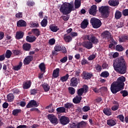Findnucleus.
<instances>
[{
  "label": "nucleus",
  "mask_w": 128,
  "mask_h": 128,
  "mask_svg": "<svg viewBox=\"0 0 128 128\" xmlns=\"http://www.w3.org/2000/svg\"><path fill=\"white\" fill-rule=\"evenodd\" d=\"M81 98H80L79 96L78 95L73 98L74 104H80Z\"/></svg>",
  "instance_id": "nucleus-37"
},
{
  "label": "nucleus",
  "mask_w": 128,
  "mask_h": 128,
  "mask_svg": "<svg viewBox=\"0 0 128 128\" xmlns=\"http://www.w3.org/2000/svg\"><path fill=\"white\" fill-rule=\"evenodd\" d=\"M120 94H122L123 97H127L128 96V92L126 90H120Z\"/></svg>",
  "instance_id": "nucleus-47"
},
{
  "label": "nucleus",
  "mask_w": 128,
  "mask_h": 128,
  "mask_svg": "<svg viewBox=\"0 0 128 128\" xmlns=\"http://www.w3.org/2000/svg\"><path fill=\"white\" fill-rule=\"evenodd\" d=\"M23 50H30L32 46L30 43H24L22 45Z\"/></svg>",
  "instance_id": "nucleus-25"
},
{
  "label": "nucleus",
  "mask_w": 128,
  "mask_h": 128,
  "mask_svg": "<svg viewBox=\"0 0 128 128\" xmlns=\"http://www.w3.org/2000/svg\"><path fill=\"white\" fill-rule=\"evenodd\" d=\"M96 54H90V56L88 57V60L89 61H92V60H94L96 58Z\"/></svg>",
  "instance_id": "nucleus-48"
},
{
  "label": "nucleus",
  "mask_w": 128,
  "mask_h": 128,
  "mask_svg": "<svg viewBox=\"0 0 128 128\" xmlns=\"http://www.w3.org/2000/svg\"><path fill=\"white\" fill-rule=\"evenodd\" d=\"M74 106L73 103H70V102H67L64 104L65 108H72Z\"/></svg>",
  "instance_id": "nucleus-41"
},
{
  "label": "nucleus",
  "mask_w": 128,
  "mask_h": 128,
  "mask_svg": "<svg viewBox=\"0 0 128 128\" xmlns=\"http://www.w3.org/2000/svg\"><path fill=\"white\" fill-rule=\"evenodd\" d=\"M61 50L62 51V52H66V48H64L62 45L56 44V45L54 46V50H52V54H53V56H56L58 54L57 52H61Z\"/></svg>",
  "instance_id": "nucleus-5"
},
{
  "label": "nucleus",
  "mask_w": 128,
  "mask_h": 128,
  "mask_svg": "<svg viewBox=\"0 0 128 128\" xmlns=\"http://www.w3.org/2000/svg\"><path fill=\"white\" fill-rule=\"evenodd\" d=\"M110 35V33L108 30H105L104 32H102V38L104 39H109Z\"/></svg>",
  "instance_id": "nucleus-22"
},
{
  "label": "nucleus",
  "mask_w": 128,
  "mask_h": 128,
  "mask_svg": "<svg viewBox=\"0 0 128 128\" xmlns=\"http://www.w3.org/2000/svg\"><path fill=\"white\" fill-rule=\"evenodd\" d=\"M50 30H52V32H58V30H60L58 26L54 24L50 25Z\"/></svg>",
  "instance_id": "nucleus-28"
},
{
  "label": "nucleus",
  "mask_w": 128,
  "mask_h": 128,
  "mask_svg": "<svg viewBox=\"0 0 128 128\" xmlns=\"http://www.w3.org/2000/svg\"><path fill=\"white\" fill-rule=\"evenodd\" d=\"M27 23L24 20H20L17 22L18 28H26Z\"/></svg>",
  "instance_id": "nucleus-14"
},
{
  "label": "nucleus",
  "mask_w": 128,
  "mask_h": 128,
  "mask_svg": "<svg viewBox=\"0 0 128 128\" xmlns=\"http://www.w3.org/2000/svg\"><path fill=\"white\" fill-rule=\"evenodd\" d=\"M80 80L78 78H76V77H73L71 78L70 80V86H73L74 88V87L78 86V84L80 83Z\"/></svg>",
  "instance_id": "nucleus-10"
},
{
  "label": "nucleus",
  "mask_w": 128,
  "mask_h": 128,
  "mask_svg": "<svg viewBox=\"0 0 128 128\" xmlns=\"http://www.w3.org/2000/svg\"><path fill=\"white\" fill-rule=\"evenodd\" d=\"M72 10H74V4L65 2L61 5L60 12H62L63 14H70Z\"/></svg>",
  "instance_id": "nucleus-3"
},
{
  "label": "nucleus",
  "mask_w": 128,
  "mask_h": 128,
  "mask_svg": "<svg viewBox=\"0 0 128 128\" xmlns=\"http://www.w3.org/2000/svg\"><path fill=\"white\" fill-rule=\"evenodd\" d=\"M90 22L94 28H100V26L102 25V21L97 18H91Z\"/></svg>",
  "instance_id": "nucleus-4"
},
{
  "label": "nucleus",
  "mask_w": 128,
  "mask_h": 128,
  "mask_svg": "<svg viewBox=\"0 0 128 128\" xmlns=\"http://www.w3.org/2000/svg\"><path fill=\"white\" fill-rule=\"evenodd\" d=\"M70 77V76L68 74H66V75L65 76H62V77H60V80L62 81V82H65L66 81H67Z\"/></svg>",
  "instance_id": "nucleus-42"
},
{
  "label": "nucleus",
  "mask_w": 128,
  "mask_h": 128,
  "mask_svg": "<svg viewBox=\"0 0 128 128\" xmlns=\"http://www.w3.org/2000/svg\"><path fill=\"white\" fill-rule=\"evenodd\" d=\"M124 25V23L123 22H118V24H116V28H123Z\"/></svg>",
  "instance_id": "nucleus-55"
},
{
  "label": "nucleus",
  "mask_w": 128,
  "mask_h": 128,
  "mask_svg": "<svg viewBox=\"0 0 128 128\" xmlns=\"http://www.w3.org/2000/svg\"><path fill=\"white\" fill-rule=\"evenodd\" d=\"M60 75V68H56L53 70L52 77L54 78H58Z\"/></svg>",
  "instance_id": "nucleus-26"
},
{
  "label": "nucleus",
  "mask_w": 128,
  "mask_h": 128,
  "mask_svg": "<svg viewBox=\"0 0 128 128\" xmlns=\"http://www.w3.org/2000/svg\"><path fill=\"white\" fill-rule=\"evenodd\" d=\"M56 111L58 114H60L61 112H66V108L64 106H60V108H57Z\"/></svg>",
  "instance_id": "nucleus-34"
},
{
  "label": "nucleus",
  "mask_w": 128,
  "mask_h": 128,
  "mask_svg": "<svg viewBox=\"0 0 128 128\" xmlns=\"http://www.w3.org/2000/svg\"><path fill=\"white\" fill-rule=\"evenodd\" d=\"M64 40L66 42H67L68 43L71 42L72 40V36L70 34H68V33L65 34L64 36Z\"/></svg>",
  "instance_id": "nucleus-19"
},
{
  "label": "nucleus",
  "mask_w": 128,
  "mask_h": 128,
  "mask_svg": "<svg viewBox=\"0 0 128 128\" xmlns=\"http://www.w3.org/2000/svg\"><path fill=\"white\" fill-rule=\"evenodd\" d=\"M69 93L70 94V95H74L76 92V88H74V86H70L68 88Z\"/></svg>",
  "instance_id": "nucleus-40"
},
{
  "label": "nucleus",
  "mask_w": 128,
  "mask_h": 128,
  "mask_svg": "<svg viewBox=\"0 0 128 128\" xmlns=\"http://www.w3.org/2000/svg\"><path fill=\"white\" fill-rule=\"evenodd\" d=\"M39 104H38L36 100H30L26 105L27 108H32V106H38Z\"/></svg>",
  "instance_id": "nucleus-16"
},
{
  "label": "nucleus",
  "mask_w": 128,
  "mask_h": 128,
  "mask_svg": "<svg viewBox=\"0 0 128 128\" xmlns=\"http://www.w3.org/2000/svg\"><path fill=\"white\" fill-rule=\"evenodd\" d=\"M90 110V108L88 106H85L82 108V110L84 112H88V110Z\"/></svg>",
  "instance_id": "nucleus-53"
},
{
  "label": "nucleus",
  "mask_w": 128,
  "mask_h": 128,
  "mask_svg": "<svg viewBox=\"0 0 128 128\" xmlns=\"http://www.w3.org/2000/svg\"><path fill=\"white\" fill-rule=\"evenodd\" d=\"M22 62L20 61L18 65H16V66H14V70H20L22 66Z\"/></svg>",
  "instance_id": "nucleus-44"
},
{
  "label": "nucleus",
  "mask_w": 128,
  "mask_h": 128,
  "mask_svg": "<svg viewBox=\"0 0 128 128\" xmlns=\"http://www.w3.org/2000/svg\"><path fill=\"white\" fill-rule=\"evenodd\" d=\"M26 4L28 6H34L35 5V2L33 1H28Z\"/></svg>",
  "instance_id": "nucleus-59"
},
{
  "label": "nucleus",
  "mask_w": 128,
  "mask_h": 128,
  "mask_svg": "<svg viewBox=\"0 0 128 128\" xmlns=\"http://www.w3.org/2000/svg\"><path fill=\"white\" fill-rule=\"evenodd\" d=\"M124 50V46L121 44H118L116 46V50L118 52H122Z\"/></svg>",
  "instance_id": "nucleus-38"
},
{
  "label": "nucleus",
  "mask_w": 128,
  "mask_h": 128,
  "mask_svg": "<svg viewBox=\"0 0 128 128\" xmlns=\"http://www.w3.org/2000/svg\"><path fill=\"white\" fill-rule=\"evenodd\" d=\"M113 66L114 70L118 74H123L126 72L127 66L123 56L114 60Z\"/></svg>",
  "instance_id": "nucleus-1"
},
{
  "label": "nucleus",
  "mask_w": 128,
  "mask_h": 128,
  "mask_svg": "<svg viewBox=\"0 0 128 128\" xmlns=\"http://www.w3.org/2000/svg\"><path fill=\"white\" fill-rule=\"evenodd\" d=\"M12 54V52L11 50H7L6 52L5 53L6 58H10Z\"/></svg>",
  "instance_id": "nucleus-43"
},
{
  "label": "nucleus",
  "mask_w": 128,
  "mask_h": 128,
  "mask_svg": "<svg viewBox=\"0 0 128 128\" xmlns=\"http://www.w3.org/2000/svg\"><path fill=\"white\" fill-rule=\"evenodd\" d=\"M122 14L125 16H128V9L123 10L122 11Z\"/></svg>",
  "instance_id": "nucleus-58"
},
{
  "label": "nucleus",
  "mask_w": 128,
  "mask_h": 128,
  "mask_svg": "<svg viewBox=\"0 0 128 128\" xmlns=\"http://www.w3.org/2000/svg\"><path fill=\"white\" fill-rule=\"evenodd\" d=\"M21 112V110H18V108L16 110H12V115L16 116V114H18V112Z\"/></svg>",
  "instance_id": "nucleus-51"
},
{
  "label": "nucleus",
  "mask_w": 128,
  "mask_h": 128,
  "mask_svg": "<svg viewBox=\"0 0 128 128\" xmlns=\"http://www.w3.org/2000/svg\"><path fill=\"white\" fill-rule=\"evenodd\" d=\"M116 124L117 121L116 119H108L107 120V124L109 126H114Z\"/></svg>",
  "instance_id": "nucleus-18"
},
{
  "label": "nucleus",
  "mask_w": 128,
  "mask_h": 128,
  "mask_svg": "<svg viewBox=\"0 0 128 128\" xmlns=\"http://www.w3.org/2000/svg\"><path fill=\"white\" fill-rule=\"evenodd\" d=\"M42 87L44 92H48L50 88V86H49V84H48V83H44L42 84Z\"/></svg>",
  "instance_id": "nucleus-32"
},
{
  "label": "nucleus",
  "mask_w": 128,
  "mask_h": 128,
  "mask_svg": "<svg viewBox=\"0 0 128 128\" xmlns=\"http://www.w3.org/2000/svg\"><path fill=\"white\" fill-rule=\"evenodd\" d=\"M81 76L83 78V79H84V80H89L93 77V74L92 72H88L84 70L81 74Z\"/></svg>",
  "instance_id": "nucleus-9"
},
{
  "label": "nucleus",
  "mask_w": 128,
  "mask_h": 128,
  "mask_svg": "<svg viewBox=\"0 0 128 128\" xmlns=\"http://www.w3.org/2000/svg\"><path fill=\"white\" fill-rule=\"evenodd\" d=\"M122 12H120V10H116L115 12L114 17L116 20H119V19H120V18H122Z\"/></svg>",
  "instance_id": "nucleus-24"
},
{
  "label": "nucleus",
  "mask_w": 128,
  "mask_h": 128,
  "mask_svg": "<svg viewBox=\"0 0 128 128\" xmlns=\"http://www.w3.org/2000/svg\"><path fill=\"white\" fill-rule=\"evenodd\" d=\"M118 80V82L119 92L120 91L121 92V90H122L124 89V82L126 81V79L125 77L122 76V77H119Z\"/></svg>",
  "instance_id": "nucleus-8"
},
{
  "label": "nucleus",
  "mask_w": 128,
  "mask_h": 128,
  "mask_svg": "<svg viewBox=\"0 0 128 128\" xmlns=\"http://www.w3.org/2000/svg\"><path fill=\"white\" fill-rule=\"evenodd\" d=\"M14 54L18 55L20 54V52L18 50H12Z\"/></svg>",
  "instance_id": "nucleus-64"
},
{
  "label": "nucleus",
  "mask_w": 128,
  "mask_h": 128,
  "mask_svg": "<svg viewBox=\"0 0 128 128\" xmlns=\"http://www.w3.org/2000/svg\"><path fill=\"white\" fill-rule=\"evenodd\" d=\"M35 54V52L34 51L30 52L29 56L26 57L23 61L24 66H28V64L32 61L34 59L32 54Z\"/></svg>",
  "instance_id": "nucleus-6"
},
{
  "label": "nucleus",
  "mask_w": 128,
  "mask_h": 128,
  "mask_svg": "<svg viewBox=\"0 0 128 128\" xmlns=\"http://www.w3.org/2000/svg\"><path fill=\"white\" fill-rule=\"evenodd\" d=\"M55 43H56V39H54V38L50 39L48 41V44L50 45H54V44H55Z\"/></svg>",
  "instance_id": "nucleus-56"
},
{
  "label": "nucleus",
  "mask_w": 128,
  "mask_h": 128,
  "mask_svg": "<svg viewBox=\"0 0 128 128\" xmlns=\"http://www.w3.org/2000/svg\"><path fill=\"white\" fill-rule=\"evenodd\" d=\"M100 90L101 92H106V90H108V88H106V86H102L100 88Z\"/></svg>",
  "instance_id": "nucleus-60"
},
{
  "label": "nucleus",
  "mask_w": 128,
  "mask_h": 128,
  "mask_svg": "<svg viewBox=\"0 0 128 128\" xmlns=\"http://www.w3.org/2000/svg\"><path fill=\"white\" fill-rule=\"evenodd\" d=\"M16 18H18V19H22V18L23 16V13L22 12H18L16 14Z\"/></svg>",
  "instance_id": "nucleus-54"
},
{
  "label": "nucleus",
  "mask_w": 128,
  "mask_h": 128,
  "mask_svg": "<svg viewBox=\"0 0 128 128\" xmlns=\"http://www.w3.org/2000/svg\"><path fill=\"white\" fill-rule=\"evenodd\" d=\"M116 118H118L120 121H122V122H124V115H118V116H116Z\"/></svg>",
  "instance_id": "nucleus-52"
},
{
  "label": "nucleus",
  "mask_w": 128,
  "mask_h": 128,
  "mask_svg": "<svg viewBox=\"0 0 128 128\" xmlns=\"http://www.w3.org/2000/svg\"><path fill=\"white\" fill-rule=\"evenodd\" d=\"M110 90L112 94H116L119 90V83L118 80V81L112 82L110 86Z\"/></svg>",
  "instance_id": "nucleus-7"
},
{
  "label": "nucleus",
  "mask_w": 128,
  "mask_h": 128,
  "mask_svg": "<svg viewBox=\"0 0 128 128\" xmlns=\"http://www.w3.org/2000/svg\"><path fill=\"white\" fill-rule=\"evenodd\" d=\"M99 12H101L102 14H107L108 12V6H101L99 8Z\"/></svg>",
  "instance_id": "nucleus-13"
},
{
  "label": "nucleus",
  "mask_w": 128,
  "mask_h": 128,
  "mask_svg": "<svg viewBox=\"0 0 128 128\" xmlns=\"http://www.w3.org/2000/svg\"><path fill=\"white\" fill-rule=\"evenodd\" d=\"M84 92V89L83 88H79L78 90L77 94L78 95L79 98H80V102H81V100H82V96Z\"/></svg>",
  "instance_id": "nucleus-29"
},
{
  "label": "nucleus",
  "mask_w": 128,
  "mask_h": 128,
  "mask_svg": "<svg viewBox=\"0 0 128 128\" xmlns=\"http://www.w3.org/2000/svg\"><path fill=\"white\" fill-rule=\"evenodd\" d=\"M96 10V5H92L89 10V14H92V16H96L97 12Z\"/></svg>",
  "instance_id": "nucleus-15"
},
{
  "label": "nucleus",
  "mask_w": 128,
  "mask_h": 128,
  "mask_svg": "<svg viewBox=\"0 0 128 128\" xmlns=\"http://www.w3.org/2000/svg\"><path fill=\"white\" fill-rule=\"evenodd\" d=\"M24 32H22V30H20L19 32H16V38L17 40H20V39H22L24 38Z\"/></svg>",
  "instance_id": "nucleus-17"
},
{
  "label": "nucleus",
  "mask_w": 128,
  "mask_h": 128,
  "mask_svg": "<svg viewBox=\"0 0 128 128\" xmlns=\"http://www.w3.org/2000/svg\"><path fill=\"white\" fill-rule=\"evenodd\" d=\"M32 32L36 36H38L40 34V32L38 28H32Z\"/></svg>",
  "instance_id": "nucleus-39"
},
{
  "label": "nucleus",
  "mask_w": 128,
  "mask_h": 128,
  "mask_svg": "<svg viewBox=\"0 0 128 128\" xmlns=\"http://www.w3.org/2000/svg\"><path fill=\"white\" fill-rule=\"evenodd\" d=\"M86 124V122L84 121H81L78 124V128H81L84 126Z\"/></svg>",
  "instance_id": "nucleus-49"
},
{
  "label": "nucleus",
  "mask_w": 128,
  "mask_h": 128,
  "mask_svg": "<svg viewBox=\"0 0 128 128\" xmlns=\"http://www.w3.org/2000/svg\"><path fill=\"white\" fill-rule=\"evenodd\" d=\"M72 38H74V36H78V32H72L70 33Z\"/></svg>",
  "instance_id": "nucleus-62"
},
{
  "label": "nucleus",
  "mask_w": 128,
  "mask_h": 128,
  "mask_svg": "<svg viewBox=\"0 0 128 128\" xmlns=\"http://www.w3.org/2000/svg\"><path fill=\"white\" fill-rule=\"evenodd\" d=\"M48 119L52 122V124H57L58 122V119L56 116H54L53 114H48Z\"/></svg>",
  "instance_id": "nucleus-12"
},
{
  "label": "nucleus",
  "mask_w": 128,
  "mask_h": 128,
  "mask_svg": "<svg viewBox=\"0 0 128 128\" xmlns=\"http://www.w3.org/2000/svg\"><path fill=\"white\" fill-rule=\"evenodd\" d=\"M36 36H33V37H30V36H27L26 38V40L28 42H34V41H36Z\"/></svg>",
  "instance_id": "nucleus-31"
},
{
  "label": "nucleus",
  "mask_w": 128,
  "mask_h": 128,
  "mask_svg": "<svg viewBox=\"0 0 128 128\" xmlns=\"http://www.w3.org/2000/svg\"><path fill=\"white\" fill-rule=\"evenodd\" d=\"M48 21L47 19H43L42 21L40 22L41 26H42V28H46V25H48Z\"/></svg>",
  "instance_id": "nucleus-46"
},
{
  "label": "nucleus",
  "mask_w": 128,
  "mask_h": 128,
  "mask_svg": "<svg viewBox=\"0 0 128 128\" xmlns=\"http://www.w3.org/2000/svg\"><path fill=\"white\" fill-rule=\"evenodd\" d=\"M14 93L13 94H12V93H10V94H8V95H7V100L9 102H12V101H14Z\"/></svg>",
  "instance_id": "nucleus-35"
},
{
  "label": "nucleus",
  "mask_w": 128,
  "mask_h": 128,
  "mask_svg": "<svg viewBox=\"0 0 128 128\" xmlns=\"http://www.w3.org/2000/svg\"><path fill=\"white\" fill-rule=\"evenodd\" d=\"M32 86V82L30 80L25 81L23 83V88L24 90H28Z\"/></svg>",
  "instance_id": "nucleus-20"
},
{
  "label": "nucleus",
  "mask_w": 128,
  "mask_h": 128,
  "mask_svg": "<svg viewBox=\"0 0 128 128\" xmlns=\"http://www.w3.org/2000/svg\"><path fill=\"white\" fill-rule=\"evenodd\" d=\"M60 122L61 124L63 126H66V124H70V118L68 117H66V116H61L60 119Z\"/></svg>",
  "instance_id": "nucleus-11"
},
{
  "label": "nucleus",
  "mask_w": 128,
  "mask_h": 128,
  "mask_svg": "<svg viewBox=\"0 0 128 128\" xmlns=\"http://www.w3.org/2000/svg\"><path fill=\"white\" fill-rule=\"evenodd\" d=\"M119 42L120 43L122 42H128V34H122L120 37H119Z\"/></svg>",
  "instance_id": "nucleus-21"
},
{
  "label": "nucleus",
  "mask_w": 128,
  "mask_h": 128,
  "mask_svg": "<svg viewBox=\"0 0 128 128\" xmlns=\"http://www.w3.org/2000/svg\"><path fill=\"white\" fill-rule=\"evenodd\" d=\"M39 68L41 72H46V64H44V62H42V63H40V64H39Z\"/></svg>",
  "instance_id": "nucleus-27"
},
{
  "label": "nucleus",
  "mask_w": 128,
  "mask_h": 128,
  "mask_svg": "<svg viewBox=\"0 0 128 128\" xmlns=\"http://www.w3.org/2000/svg\"><path fill=\"white\" fill-rule=\"evenodd\" d=\"M88 21L87 19H84L80 24V27L83 30L86 28H88Z\"/></svg>",
  "instance_id": "nucleus-23"
},
{
  "label": "nucleus",
  "mask_w": 128,
  "mask_h": 128,
  "mask_svg": "<svg viewBox=\"0 0 128 128\" xmlns=\"http://www.w3.org/2000/svg\"><path fill=\"white\" fill-rule=\"evenodd\" d=\"M109 76H110V72L107 70L102 72H101L100 74V76L103 77L104 78H107L108 77H109Z\"/></svg>",
  "instance_id": "nucleus-36"
},
{
  "label": "nucleus",
  "mask_w": 128,
  "mask_h": 128,
  "mask_svg": "<svg viewBox=\"0 0 128 128\" xmlns=\"http://www.w3.org/2000/svg\"><path fill=\"white\" fill-rule=\"evenodd\" d=\"M80 3L79 2L78 0H75L74 5H75V8H79L80 7Z\"/></svg>",
  "instance_id": "nucleus-50"
},
{
  "label": "nucleus",
  "mask_w": 128,
  "mask_h": 128,
  "mask_svg": "<svg viewBox=\"0 0 128 128\" xmlns=\"http://www.w3.org/2000/svg\"><path fill=\"white\" fill-rule=\"evenodd\" d=\"M12 92L14 94V95H20V94L21 92L20 90L18 88H12Z\"/></svg>",
  "instance_id": "nucleus-45"
},
{
  "label": "nucleus",
  "mask_w": 128,
  "mask_h": 128,
  "mask_svg": "<svg viewBox=\"0 0 128 128\" xmlns=\"http://www.w3.org/2000/svg\"><path fill=\"white\" fill-rule=\"evenodd\" d=\"M103 112H104V114H105V115H106L107 116H110L112 114L111 108H104Z\"/></svg>",
  "instance_id": "nucleus-30"
},
{
  "label": "nucleus",
  "mask_w": 128,
  "mask_h": 128,
  "mask_svg": "<svg viewBox=\"0 0 128 128\" xmlns=\"http://www.w3.org/2000/svg\"><path fill=\"white\" fill-rule=\"evenodd\" d=\"M108 4L111 6H117L119 4V2L116 0H110Z\"/></svg>",
  "instance_id": "nucleus-33"
},
{
  "label": "nucleus",
  "mask_w": 128,
  "mask_h": 128,
  "mask_svg": "<svg viewBox=\"0 0 128 128\" xmlns=\"http://www.w3.org/2000/svg\"><path fill=\"white\" fill-rule=\"evenodd\" d=\"M84 40H88V41H84L82 43V46L90 50L93 48V44H98L99 42V40L94 34H84Z\"/></svg>",
  "instance_id": "nucleus-2"
},
{
  "label": "nucleus",
  "mask_w": 128,
  "mask_h": 128,
  "mask_svg": "<svg viewBox=\"0 0 128 128\" xmlns=\"http://www.w3.org/2000/svg\"><path fill=\"white\" fill-rule=\"evenodd\" d=\"M70 128H78V124H76L73 122V124H70Z\"/></svg>",
  "instance_id": "nucleus-63"
},
{
  "label": "nucleus",
  "mask_w": 128,
  "mask_h": 128,
  "mask_svg": "<svg viewBox=\"0 0 128 128\" xmlns=\"http://www.w3.org/2000/svg\"><path fill=\"white\" fill-rule=\"evenodd\" d=\"M96 70L98 72H101L102 70L101 65H100V64H97V65H96Z\"/></svg>",
  "instance_id": "nucleus-57"
},
{
  "label": "nucleus",
  "mask_w": 128,
  "mask_h": 128,
  "mask_svg": "<svg viewBox=\"0 0 128 128\" xmlns=\"http://www.w3.org/2000/svg\"><path fill=\"white\" fill-rule=\"evenodd\" d=\"M81 64L82 66H84L85 64H88V62L86 59H82Z\"/></svg>",
  "instance_id": "nucleus-61"
}]
</instances>
